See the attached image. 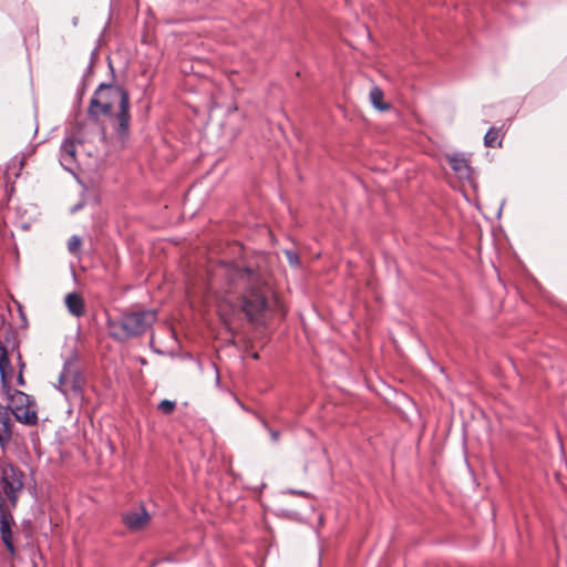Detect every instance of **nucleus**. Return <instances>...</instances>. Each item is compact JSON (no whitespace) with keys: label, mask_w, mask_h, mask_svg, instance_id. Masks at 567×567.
I'll return each mask as SVG.
<instances>
[{"label":"nucleus","mask_w":567,"mask_h":567,"mask_svg":"<svg viewBox=\"0 0 567 567\" xmlns=\"http://www.w3.org/2000/svg\"><path fill=\"white\" fill-rule=\"evenodd\" d=\"M118 106L113 116V128L121 141H125L130 134V95L125 89L111 83H101L95 90L87 109L90 118L99 114L112 115L114 106Z\"/></svg>","instance_id":"obj_1"},{"label":"nucleus","mask_w":567,"mask_h":567,"mask_svg":"<svg viewBox=\"0 0 567 567\" xmlns=\"http://www.w3.org/2000/svg\"><path fill=\"white\" fill-rule=\"evenodd\" d=\"M231 285L243 286L241 310L249 322L264 324L269 310L268 299L264 291V281L250 267L233 266L228 269Z\"/></svg>","instance_id":"obj_2"},{"label":"nucleus","mask_w":567,"mask_h":567,"mask_svg":"<svg viewBox=\"0 0 567 567\" xmlns=\"http://www.w3.org/2000/svg\"><path fill=\"white\" fill-rule=\"evenodd\" d=\"M156 319L155 310L125 311L118 318H109L106 327L113 340L125 342L144 334Z\"/></svg>","instance_id":"obj_3"},{"label":"nucleus","mask_w":567,"mask_h":567,"mask_svg":"<svg viewBox=\"0 0 567 567\" xmlns=\"http://www.w3.org/2000/svg\"><path fill=\"white\" fill-rule=\"evenodd\" d=\"M85 378L76 364L75 359L64 361L62 370L59 374L56 390L60 391L68 400L73 398H82Z\"/></svg>","instance_id":"obj_4"},{"label":"nucleus","mask_w":567,"mask_h":567,"mask_svg":"<svg viewBox=\"0 0 567 567\" xmlns=\"http://www.w3.org/2000/svg\"><path fill=\"white\" fill-rule=\"evenodd\" d=\"M446 159L453 169V172L457 175L458 178L465 179L472 183L473 168L470 165L471 154H466L463 152H455L451 154H446Z\"/></svg>","instance_id":"obj_5"},{"label":"nucleus","mask_w":567,"mask_h":567,"mask_svg":"<svg viewBox=\"0 0 567 567\" xmlns=\"http://www.w3.org/2000/svg\"><path fill=\"white\" fill-rule=\"evenodd\" d=\"M21 473L13 467H4L1 474V489L11 502L17 501V493L22 488Z\"/></svg>","instance_id":"obj_6"},{"label":"nucleus","mask_w":567,"mask_h":567,"mask_svg":"<svg viewBox=\"0 0 567 567\" xmlns=\"http://www.w3.org/2000/svg\"><path fill=\"white\" fill-rule=\"evenodd\" d=\"M60 164L70 173L76 168V143L71 137L64 138L60 146Z\"/></svg>","instance_id":"obj_7"},{"label":"nucleus","mask_w":567,"mask_h":567,"mask_svg":"<svg viewBox=\"0 0 567 567\" xmlns=\"http://www.w3.org/2000/svg\"><path fill=\"white\" fill-rule=\"evenodd\" d=\"M150 519L151 516L143 506L137 511L126 512L122 515L123 524L133 532L142 529L148 524Z\"/></svg>","instance_id":"obj_8"},{"label":"nucleus","mask_w":567,"mask_h":567,"mask_svg":"<svg viewBox=\"0 0 567 567\" xmlns=\"http://www.w3.org/2000/svg\"><path fill=\"white\" fill-rule=\"evenodd\" d=\"M11 406L0 404V445L4 447L11 442L12 426Z\"/></svg>","instance_id":"obj_9"},{"label":"nucleus","mask_w":567,"mask_h":567,"mask_svg":"<svg viewBox=\"0 0 567 567\" xmlns=\"http://www.w3.org/2000/svg\"><path fill=\"white\" fill-rule=\"evenodd\" d=\"M12 374L13 371L8 357L7 348L0 342V378L3 392H9Z\"/></svg>","instance_id":"obj_10"},{"label":"nucleus","mask_w":567,"mask_h":567,"mask_svg":"<svg viewBox=\"0 0 567 567\" xmlns=\"http://www.w3.org/2000/svg\"><path fill=\"white\" fill-rule=\"evenodd\" d=\"M11 412L14 415L16 420L23 424L34 425L38 422L37 413L34 411H31L28 405L11 406Z\"/></svg>","instance_id":"obj_11"},{"label":"nucleus","mask_w":567,"mask_h":567,"mask_svg":"<svg viewBox=\"0 0 567 567\" xmlns=\"http://www.w3.org/2000/svg\"><path fill=\"white\" fill-rule=\"evenodd\" d=\"M65 305L70 313L75 317L84 315V302L80 295L76 292L68 293L65 297Z\"/></svg>","instance_id":"obj_12"},{"label":"nucleus","mask_w":567,"mask_h":567,"mask_svg":"<svg viewBox=\"0 0 567 567\" xmlns=\"http://www.w3.org/2000/svg\"><path fill=\"white\" fill-rule=\"evenodd\" d=\"M369 96H370V102L374 109H377L379 111H386L390 109V104L382 102L383 92L381 89H379L377 86L371 89Z\"/></svg>","instance_id":"obj_13"},{"label":"nucleus","mask_w":567,"mask_h":567,"mask_svg":"<svg viewBox=\"0 0 567 567\" xmlns=\"http://www.w3.org/2000/svg\"><path fill=\"white\" fill-rule=\"evenodd\" d=\"M3 393L10 400V402L12 404L11 406H16V405L24 406V405H28V403H29V395H27L24 392L19 391V390H11L10 385H9V392H3Z\"/></svg>","instance_id":"obj_14"},{"label":"nucleus","mask_w":567,"mask_h":567,"mask_svg":"<svg viewBox=\"0 0 567 567\" xmlns=\"http://www.w3.org/2000/svg\"><path fill=\"white\" fill-rule=\"evenodd\" d=\"M484 145L486 147H501L502 146V138L499 137V133L494 127H491L485 136H484Z\"/></svg>","instance_id":"obj_15"},{"label":"nucleus","mask_w":567,"mask_h":567,"mask_svg":"<svg viewBox=\"0 0 567 567\" xmlns=\"http://www.w3.org/2000/svg\"><path fill=\"white\" fill-rule=\"evenodd\" d=\"M175 406H176L175 401L164 399L158 403L157 409L162 413L168 415V414L173 413V411L175 410Z\"/></svg>","instance_id":"obj_16"},{"label":"nucleus","mask_w":567,"mask_h":567,"mask_svg":"<svg viewBox=\"0 0 567 567\" xmlns=\"http://www.w3.org/2000/svg\"><path fill=\"white\" fill-rule=\"evenodd\" d=\"M96 56H97V52H96V49H95V50H93V51H92V53H91V59H90V63H89V65L86 66V69H85V71H84V73H83V75H82V79H83L84 81H90V78H91V75L93 74V64H94V61H95Z\"/></svg>","instance_id":"obj_17"},{"label":"nucleus","mask_w":567,"mask_h":567,"mask_svg":"<svg viewBox=\"0 0 567 567\" xmlns=\"http://www.w3.org/2000/svg\"><path fill=\"white\" fill-rule=\"evenodd\" d=\"M81 245V238L76 235H73L70 239H69V243H68V248H69V251L71 254H74L78 248L80 247Z\"/></svg>","instance_id":"obj_18"},{"label":"nucleus","mask_w":567,"mask_h":567,"mask_svg":"<svg viewBox=\"0 0 567 567\" xmlns=\"http://www.w3.org/2000/svg\"><path fill=\"white\" fill-rule=\"evenodd\" d=\"M89 84H90V81H84L83 79H81V82L76 90V99H78L79 103L82 101Z\"/></svg>","instance_id":"obj_19"},{"label":"nucleus","mask_w":567,"mask_h":567,"mask_svg":"<svg viewBox=\"0 0 567 567\" xmlns=\"http://www.w3.org/2000/svg\"><path fill=\"white\" fill-rule=\"evenodd\" d=\"M262 425L268 430L271 441L277 443L280 437V432L278 430L270 429L265 420H262Z\"/></svg>","instance_id":"obj_20"},{"label":"nucleus","mask_w":567,"mask_h":567,"mask_svg":"<svg viewBox=\"0 0 567 567\" xmlns=\"http://www.w3.org/2000/svg\"><path fill=\"white\" fill-rule=\"evenodd\" d=\"M287 257L290 265H298V256L291 251H287Z\"/></svg>","instance_id":"obj_21"},{"label":"nucleus","mask_w":567,"mask_h":567,"mask_svg":"<svg viewBox=\"0 0 567 567\" xmlns=\"http://www.w3.org/2000/svg\"><path fill=\"white\" fill-rule=\"evenodd\" d=\"M289 494H292V495H300V496H306L308 497L310 494L305 492V491H301V489H292V488H289L287 491Z\"/></svg>","instance_id":"obj_22"},{"label":"nucleus","mask_w":567,"mask_h":567,"mask_svg":"<svg viewBox=\"0 0 567 567\" xmlns=\"http://www.w3.org/2000/svg\"><path fill=\"white\" fill-rule=\"evenodd\" d=\"M71 23H72V25H73L74 28H75V27H78V24H79V18H78V17H73V18H72Z\"/></svg>","instance_id":"obj_23"},{"label":"nucleus","mask_w":567,"mask_h":567,"mask_svg":"<svg viewBox=\"0 0 567 567\" xmlns=\"http://www.w3.org/2000/svg\"><path fill=\"white\" fill-rule=\"evenodd\" d=\"M81 207H82V205H81V204H78L76 206H74V207L71 209V212H72V213H74V212L79 210Z\"/></svg>","instance_id":"obj_24"},{"label":"nucleus","mask_w":567,"mask_h":567,"mask_svg":"<svg viewBox=\"0 0 567 567\" xmlns=\"http://www.w3.org/2000/svg\"><path fill=\"white\" fill-rule=\"evenodd\" d=\"M18 382H19V384H23V378H22V374H19V377H18Z\"/></svg>","instance_id":"obj_25"},{"label":"nucleus","mask_w":567,"mask_h":567,"mask_svg":"<svg viewBox=\"0 0 567 567\" xmlns=\"http://www.w3.org/2000/svg\"><path fill=\"white\" fill-rule=\"evenodd\" d=\"M213 367H214V369H215V370H217V368H216V365H215V364H213ZM216 372H217V375H216V382L218 383V382H219V374H218V371H216Z\"/></svg>","instance_id":"obj_26"},{"label":"nucleus","mask_w":567,"mask_h":567,"mask_svg":"<svg viewBox=\"0 0 567 567\" xmlns=\"http://www.w3.org/2000/svg\"><path fill=\"white\" fill-rule=\"evenodd\" d=\"M503 206H504V203H502V206L499 207L498 212H497V216L499 217L501 214H502V209H503Z\"/></svg>","instance_id":"obj_27"},{"label":"nucleus","mask_w":567,"mask_h":567,"mask_svg":"<svg viewBox=\"0 0 567 567\" xmlns=\"http://www.w3.org/2000/svg\"><path fill=\"white\" fill-rule=\"evenodd\" d=\"M163 560H165V561H173V559L171 557H166Z\"/></svg>","instance_id":"obj_28"},{"label":"nucleus","mask_w":567,"mask_h":567,"mask_svg":"<svg viewBox=\"0 0 567 567\" xmlns=\"http://www.w3.org/2000/svg\"><path fill=\"white\" fill-rule=\"evenodd\" d=\"M252 358H254V359H258V358H259L258 353H254V354H252Z\"/></svg>","instance_id":"obj_29"}]
</instances>
